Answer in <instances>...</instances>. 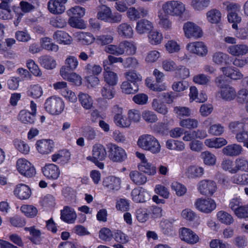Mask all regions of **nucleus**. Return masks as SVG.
Returning <instances> with one entry per match:
<instances>
[{"instance_id":"56","label":"nucleus","mask_w":248,"mask_h":248,"mask_svg":"<svg viewBox=\"0 0 248 248\" xmlns=\"http://www.w3.org/2000/svg\"><path fill=\"white\" fill-rule=\"evenodd\" d=\"M152 105L153 109L160 114L165 115L168 111L166 106L160 103L157 99H153Z\"/></svg>"},{"instance_id":"62","label":"nucleus","mask_w":248,"mask_h":248,"mask_svg":"<svg viewBox=\"0 0 248 248\" xmlns=\"http://www.w3.org/2000/svg\"><path fill=\"white\" fill-rule=\"evenodd\" d=\"M50 24L55 28H62L66 26V21L62 16H57L50 19Z\"/></svg>"},{"instance_id":"4","label":"nucleus","mask_w":248,"mask_h":248,"mask_svg":"<svg viewBox=\"0 0 248 248\" xmlns=\"http://www.w3.org/2000/svg\"><path fill=\"white\" fill-rule=\"evenodd\" d=\"M64 104L62 99L56 96L47 98L45 103L46 110L52 115H59L63 110Z\"/></svg>"},{"instance_id":"64","label":"nucleus","mask_w":248,"mask_h":248,"mask_svg":"<svg viewBox=\"0 0 248 248\" xmlns=\"http://www.w3.org/2000/svg\"><path fill=\"white\" fill-rule=\"evenodd\" d=\"M142 117L143 120L148 123H155L158 120L156 115L153 111L148 110L142 112Z\"/></svg>"},{"instance_id":"14","label":"nucleus","mask_w":248,"mask_h":248,"mask_svg":"<svg viewBox=\"0 0 248 248\" xmlns=\"http://www.w3.org/2000/svg\"><path fill=\"white\" fill-rule=\"evenodd\" d=\"M67 0H50L47 3L48 9L52 14H60L65 10V4Z\"/></svg>"},{"instance_id":"16","label":"nucleus","mask_w":248,"mask_h":248,"mask_svg":"<svg viewBox=\"0 0 248 248\" xmlns=\"http://www.w3.org/2000/svg\"><path fill=\"white\" fill-rule=\"evenodd\" d=\"M187 49L191 52L200 56L206 55L208 50L206 46L202 42H197L187 44Z\"/></svg>"},{"instance_id":"24","label":"nucleus","mask_w":248,"mask_h":248,"mask_svg":"<svg viewBox=\"0 0 248 248\" xmlns=\"http://www.w3.org/2000/svg\"><path fill=\"white\" fill-rule=\"evenodd\" d=\"M162 65L164 69L167 71L183 70L186 77L189 76V72L188 69L182 65L177 66L172 60H166L163 62Z\"/></svg>"},{"instance_id":"36","label":"nucleus","mask_w":248,"mask_h":248,"mask_svg":"<svg viewBox=\"0 0 248 248\" xmlns=\"http://www.w3.org/2000/svg\"><path fill=\"white\" fill-rule=\"evenodd\" d=\"M53 38L59 44H69L71 43V37L62 31H57L53 35Z\"/></svg>"},{"instance_id":"43","label":"nucleus","mask_w":248,"mask_h":248,"mask_svg":"<svg viewBox=\"0 0 248 248\" xmlns=\"http://www.w3.org/2000/svg\"><path fill=\"white\" fill-rule=\"evenodd\" d=\"M204 172L202 167L192 166L188 167L186 171V176L188 178H196L201 177Z\"/></svg>"},{"instance_id":"51","label":"nucleus","mask_w":248,"mask_h":248,"mask_svg":"<svg viewBox=\"0 0 248 248\" xmlns=\"http://www.w3.org/2000/svg\"><path fill=\"white\" fill-rule=\"evenodd\" d=\"M84 70L86 73L90 76H97L102 72V68L100 65L92 63L87 64Z\"/></svg>"},{"instance_id":"19","label":"nucleus","mask_w":248,"mask_h":248,"mask_svg":"<svg viewBox=\"0 0 248 248\" xmlns=\"http://www.w3.org/2000/svg\"><path fill=\"white\" fill-rule=\"evenodd\" d=\"M133 200L136 202H144L150 199L149 193L142 187L135 188L131 192Z\"/></svg>"},{"instance_id":"28","label":"nucleus","mask_w":248,"mask_h":248,"mask_svg":"<svg viewBox=\"0 0 248 248\" xmlns=\"http://www.w3.org/2000/svg\"><path fill=\"white\" fill-rule=\"evenodd\" d=\"M103 185L110 190H118L121 187V180L113 176H109L104 179Z\"/></svg>"},{"instance_id":"33","label":"nucleus","mask_w":248,"mask_h":248,"mask_svg":"<svg viewBox=\"0 0 248 248\" xmlns=\"http://www.w3.org/2000/svg\"><path fill=\"white\" fill-rule=\"evenodd\" d=\"M235 167L231 170V173H235L238 170L248 172V159L245 157L237 158L235 161Z\"/></svg>"},{"instance_id":"1","label":"nucleus","mask_w":248,"mask_h":248,"mask_svg":"<svg viewBox=\"0 0 248 248\" xmlns=\"http://www.w3.org/2000/svg\"><path fill=\"white\" fill-rule=\"evenodd\" d=\"M162 9L166 16L182 18L186 12V5L177 0H169L162 5Z\"/></svg>"},{"instance_id":"27","label":"nucleus","mask_w":248,"mask_h":248,"mask_svg":"<svg viewBox=\"0 0 248 248\" xmlns=\"http://www.w3.org/2000/svg\"><path fill=\"white\" fill-rule=\"evenodd\" d=\"M61 218L64 221L72 223L77 218V214L74 210L68 206H66L61 211Z\"/></svg>"},{"instance_id":"12","label":"nucleus","mask_w":248,"mask_h":248,"mask_svg":"<svg viewBox=\"0 0 248 248\" xmlns=\"http://www.w3.org/2000/svg\"><path fill=\"white\" fill-rule=\"evenodd\" d=\"M92 155L87 157L89 161H97L104 160L107 156V152L105 148L101 144H95L93 146Z\"/></svg>"},{"instance_id":"22","label":"nucleus","mask_w":248,"mask_h":248,"mask_svg":"<svg viewBox=\"0 0 248 248\" xmlns=\"http://www.w3.org/2000/svg\"><path fill=\"white\" fill-rule=\"evenodd\" d=\"M242 146L236 143L229 144L222 149L223 154L229 156H238L242 154Z\"/></svg>"},{"instance_id":"53","label":"nucleus","mask_w":248,"mask_h":248,"mask_svg":"<svg viewBox=\"0 0 248 248\" xmlns=\"http://www.w3.org/2000/svg\"><path fill=\"white\" fill-rule=\"evenodd\" d=\"M126 81L132 82V83L138 84L139 82L142 80L141 75L135 71H130L124 74Z\"/></svg>"},{"instance_id":"13","label":"nucleus","mask_w":248,"mask_h":248,"mask_svg":"<svg viewBox=\"0 0 248 248\" xmlns=\"http://www.w3.org/2000/svg\"><path fill=\"white\" fill-rule=\"evenodd\" d=\"M218 93L220 94V97L226 101H232L237 96V92L235 88L227 84L221 88Z\"/></svg>"},{"instance_id":"47","label":"nucleus","mask_w":248,"mask_h":248,"mask_svg":"<svg viewBox=\"0 0 248 248\" xmlns=\"http://www.w3.org/2000/svg\"><path fill=\"white\" fill-rule=\"evenodd\" d=\"M149 42L152 45H158L161 43L163 37L162 34L156 30H151L148 34Z\"/></svg>"},{"instance_id":"10","label":"nucleus","mask_w":248,"mask_h":248,"mask_svg":"<svg viewBox=\"0 0 248 248\" xmlns=\"http://www.w3.org/2000/svg\"><path fill=\"white\" fill-rule=\"evenodd\" d=\"M179 236L182 240L190 245H194L199 241V237L189 228L183 227L179 230Z\"/></svg>"},{"instance_id":"31","label":"nucleus","mask_w":248,"mask_h":248,"mask_svg":"<svg viewBox=\"0 0 248 248\" xmlns=\"http://www.w3.org/2000/svg\"><path fill=\"white\" fill-rule=\"evenodd\" d=\"M230 56L222 52H216L212 56V61L216 64L219 65H229V60Z\"/></svg>"},{"instance_id":"29","label":"nucleus","mask_w":248,"mask_h":248,"mask_svg":"<svg viewBox=\"0 0 248 248\" xmlns=\"http://www.w3.org/2000/svg\"><path fill=\"white\" fill-rule=\"evenodd\" d=\"M122 55H134L137 51L136 44L130 41H123L121 42Z\"/></svg>"},{"instance_id":"9","label":"nucleus","mask_w":248,"mask_h":248,"mask_svg":"<svg viewBox=\"0 0 248 248\" xmlns=\"http://www.w3.org/2000/svg\"><path fill=\"white\" fill-rule=\"evenodd\" d=\"M148 14L147 8L139 6L137 7H130L126 12V16L129 20L135 21L139 19L146 17Z\"/></svg>"},{"instance_id":"57","label":"nucleus","mask_w":248,"mask_h":248,"mask_svg":"<svg viewBox=\"0 0 248 248\" xmlns=\"http://www.w3.org/2000/svg\"><path fill=\"white\" fill-rule=\"evenodd\" d=\"M14 145L18 151L24 154H28L30 151L29 145L24 141L16 139L14 141Z\"/></svg>"},{"instance_id":"46","label":"nucleus","mask_w":248,"mask_h":248,"mask_svg":"<svg viewBox=\"0 0 248 248\" xmlns=\"http://www.w3.org/2000/svg\"><path fill=\"white\" fill-rule=\"evenodd\" d=\"M139 169L149 175H154L156 173V168L147 162H141L138 166Z\"/></svg>"},{"instance_id":"3","label":"nucleus","mask_w":248,"mask_h":248,"mask_svg":"<svg viewBox=\"0 0 248 248\" xmlns=\"http://www.w3.org/2000/svg\"><path fill=\"white\" fill-rule=\"evenodd\" d=\"M97 17L98 19L111 23H120L122 16L118 13H112L110 8L105 5L101 4L98 7Z\"/></svg>"},{"instance_id":"54","label":"nucleus","mask_w":248,"mask_h":248,"mask_svg":"<svg viewBox=\"0 0 248 248\" xmlns=\"http://www.w3.org/2000/svg\"><path fill=\"white\" fill-rule=\"evenodd\" d=\"M25 230L30 232L32 236L30 238V240L35 244H38L41 241L40 236L41 232L40 230L36 229L33 227L29 228H25Z\"/></svg>"},{"instance_id":"40","label":"nucleus","mask_w":248,"mask_h":248,"mask_svg":"<svg viewBox=\"0 0 248 248\" xmlns=\"http://www.w3.org/2000/svg\"><path fill=\"white\" fill-rule=\"evenodd\" d=\"M40 64L47 69H52L56 65V61L51 56L44 55L39 58Z\"/></svg>"},{"instance_id":"37","label":"nucleus","mask_w":248,"mask_h":248,"mask_svg":"<svg viewBox=\"0 0 248 248\" xmlns=\"http://www.w3.org/2000/svg\"><path fill=\"white\" fill-rule=\"evenodd\" d=\"M204 144L210 148H219L227 144V141L223 138H217L205 140Z\"/></svg>"},{"instance_id":"58","label":"nucleus","mask_w":248,"mask_h":248,"mask_svg":"<svg viewBox=\"0 0 248 248\" xmlns=\"http://www.w3.org/2000/svg\"><path fill=\"white\" fill-rule=\"evenodd\" d=\"M78 38L80 41L85 45L91 44L95 40L93 35L89 32H80L78 35Z\"/></svg>"},{"instance_id":"41","label":"nucleus","mask_w":248,"mask_h":248,"mask_svg":"<svg viewBox=\"0 0 248 248\" xmlns=\"http://www.w3.org/2000/svg\"><path fill=\"white\" fill-rule=\"evenodd\" d=\"M129 177L132 182L137 185H143L147 181L146 176L136 170L131 171L130 172Z\"/></svg>"},{"instance_id":"18","label":"nucleus","mask_w":248,"mask_h":248,"mask_svg":"<svg viewBox=\"0 0 248 248\" xmlns=\"http://www.w3.org/2000/svg\"><path fill=\"white\" fill-rule=\"evenodd\" d=\"M113 110L117 112V113L114 117V120L116 124L121 127H129L131 124L130 120H128L125 117H124L122 115L123 109L118 106H115L113 108Z\"/></svg>"},{"instance_id":"23","label":"nucleus","mask_w":248,"mask_h":248,"mask_svg":"<svg viewBox=\"0 0 248 248\" xmlns=\"http://www.w3.org/2000/svg\"><path fill=\"white\" fill-rule=\"evenodd\" d=\"M105 72H104V79L107 85L114 86L117 84L118 77L116 73L109 71V67L104 62Z\"/></svg>"},{"instance_id":"55","label":"nucleus","mask_w":248,"mask_h":248,"mask_svg":"<svg viewBox=\"0 0 248 248\" xmlns=\"http://www.w3.org/2000/svg\"><path fill=\"white\" fill-rule=\"evenodd\" d=\"M202 158L203 159L204 163L208 165H213L216 161L215 155L209 151L203 152L201 155Z\"/></svg>"},{"instance_id":"49","label":"nucleus","mask_w":248,"mask_h":248,"mask_svg":"<svg viewBox=\"0 0 248 248\" xmlns=\"http://www.w3.org/2000/svg\"><path fill=\"white\" fill-rule=\"evenodd\" d=\"M218 219L222 223L230 225L233 222V219L231 215L224 211H219L217 215Z\"/></svg>"},{"instance_id":"50","label":"nucleus","mask_w":248,"mask_h":248,"mask_svg":"<svg viewBox=\"0 0 248 248\" xmlns=\"http://www.w3.org/2000/svg\"><path fill=\"white\" fill-rule=\"evenodd\" d=\"M197 120L191 118L182 119L179 122V125L182 127L187 129H195L198 126Z\"/></svg>"},{"instance_id":"30","label":"nucleus","mask_w":248,"mask_h":248,"mask_svg":"<svg viewBox=\"0 0 248 248\" xmlns=\"http://www.w3.org/2000/svg\"><path fill=\"white\" fill-rule=\"evenodd\" d=\"M153 28V23L145 19L139 20L136 23V30L139 34H143L151 31Z\"/></svg>"},{"instance_id":"44","label":"nucleus","mask_w":248,"mask_h":248,"mask_svg":"<svg viewBox=\"0 0 248 248\" xmlns=\"http://www.w3.org/2000/svg\"><path fill=\"white\" fill-rule=\"evenodd\" d=\"M41 43L42 47L47 50L57 52L59 49L58 46L52 43L51 39L49 37L42 38Z\"/></svg>"},{"instance_id":"2","label":"nucleus","mask_w":248,"mask_h":248,"mask_svg":"<svg viewBox=\"0 0 248 248\" xmlns=\"http://www.w3.org/2000/svg\"><path fill=\"white\" fill-rule=\"evenodd\" d=\"M137 144L142 149L155 154L159 153L161 150L158 140L151 135L144 134L140 136Z\"/></svg>"},{"instance_id":"60","label":"nucleus","mask_w":248,"mask_h":248,"mask_svg":"<svg viewBox=\"0 0 248 248\" xmlns=\"http://www.w3.org/2000/svg\"><path fill=\"white\" fill-rule=\"evenodd\" d=\"M232 180L234 184L242 185H248V174H236L232 178Z\"/></svg>"},{"instance_id":"35","label":"nucleus","mask_w":248,"mask_h":248,"mask_svg":"<svg viewBox=\"0 0 248 248\" xmlns=\"http://www.w3.org/2000/svg\"><path fill=\"white\" fill-rule=\"evenodd\" d=\"M121 89L122 92L125 94H134L137 93L139 90V84L124 81L121 85Z\"/></svg>"},{"instance_id":"25","label":"nucleus","mask_w":248,"mask_h":248,"mask_svg":"<svg viewBox=\"0 0 248 248\" xmlns=\"http://www.w3.org/2000/svg\"><path fill=\"white\" fill-rule=\"evenodd\" d=\"M212 121V118H208L204 122L203 124L206 126H209L211 125L208 130V132L210 134L214 136L221 135L224 132V127L220 124H216L211 125Z\"/></svg>"},{"instance_id":"38","label":"nucleus","mask_w":248,"mask_h":248,"mask_svg":"<svg viewBox=\"0 0 248 248\" xmlns=\"http://www.w3.org/2000/svg\"><path fill=\"white\" fill-rule=\"evenodd\" d=\"M70 153L67 150H62L58 153L52 156V160L53 162L58 161V163L64 164L67 163L70 159Z\"/></svg>"},{"instance_id":"45","label":"nucleus","mask_w":248,"mask_h":248,"mask_svg":"<svg viewBox=\"0 0 248 248\" xmlns=\"http://www.w3.org/2000/svg\"><path fill=\"white\" fill-rule=\"evenodd\" d=\"M210 4L207 0H191L190 5L194 10L201 12L207 8Z\"/></svg>"},{"instance_id":"32","label":"nucleus","mask_w":248,"mask_h":248,"mask_svg":"<svg viewBox=\"0 0 248 248\" xmlns=\"http://www.w3.org/2000/svg\"><path fill=\"white\" fill-rule=\"evenodd\" d=\"M220 70L224 75L234 80H237L243 77L240 71L232 66L223 67Z\"/></svg>"},{"instance_id":"5","label":"nucleus","mask_w":248,"mask_h":248,"mask_svg":"<svg viewBox=\"0 0 248 248\" xmlns=\"http://www.w3.org/2000/svg\"><path fill=\"white\" fill-rule=\"evenodd\" d=\"M108 157L115 162H122L127 158L124 150L116 144H110L108 146Z\"/></svg>"},{"instance_id":"20","label":"nucleus","mask_w":248,"mask_h":248,"mask_svg":"<svg viewBox=\"0 0 248 248\" xmlns=\"http://www.w3.org/2000/svg\"><path fill=\"white\" fill-rule=\"evenodd\" d=\"M14 194L20 200L28 199L31 195L30 188L25 184H18L14 190Z\"/></svg>"},{"instance_id":"48","label":"nucleus","mask_w":248,"mask_h":248,"mask_svg":"<svg viewBox=\"0 0 248 248\" xmlns=\"http://www.w3.org/2000/svg\"><path fill=\"white\" fill-rule=\"evenodd\" d=\"M197 89L193 86L190 88L189 97L193 100H195L197 102H204L207 99V95L205 94L201 93L198 95Z\"/></svg>"},{"instance_id":"17","label":"nucleus","mask_w":248,"mask_h":248,"mask_svg":"<svg viewBox=\"0 0 248 248\" xmlns=\"http://www.w3.org/2000/svg\"><path fill=\"white\" fill-rule=\"evenodd\" d=\"M227 52L233 56H242L248 53V46L244 44H235L229 46Z\"/></svg>"},{"instance_id":"26","label":"nucleus","mask_w":248,"mask_h":248,"mask_svg":"<svg viewBox=\"0 0 248 248\" xmlns=\"http://www.w3.org/2000/svg\"><path fill=\"white\" fill-rule=\"evenodd\" d=\"M38 151L42 154H47L51 152L53 147V141L51 140H38L36 143Z\"/></svg>"},{"instance_id":"21","label":"nucleus","mask_w":248,"mask_h":248,"mask_svg":"<svg viewBox=\"0 0 248 248\" xmlns=\"http://www.w3.org/2000/svg\"><path fill=\"white\" fill-rule=\"evenodd\" d=\"M116 31L121 37L125 38H132L134 34L132 27L127 22L120 24L118 26Z\"/></svg>"},{"instance_id":"42","label":"nucleus","mask_w":248,"mask_h":248,"mask_svg":"<svg viewBox=\"0 0 248 248\" xmlns=\"http://www.w3.org/2000/svg\"><path fill=\"white\" fill-rule=\"evenodd\" d=\"M18 119L24 124H33L35 120V115L25 110H21L18 114Z\"/></svg>"},{"instance_id":"34","label":"nucleus","mask_w":248,"mask_h":248,"mask_svg":"<svg viewBox=\"0 0 248 248\" xmlns=\"http://www.w3.org/2000/svg\"><path fill=\"white\" fill-rule=\"evenodd\" d=\"M207 21L211 24H218L221 19V13L216 8L212 9L206 13Z\"/></svg>"},{"instance_id":"7","label":"nucleus","mask_w":248,"mask_h":248,"mask_svg":"<svg viewBox=\"0 0 248 248\" xmlns=\"http://www.w3.org/2000/svg\"><path fill=\"white\" fill-rule=\"evenodd\" d=\"M18 171L27 177H31L35 174L34 167L30 162L25 159H19L16 162Z\"/></svg>"},{"instance_id":"15","label":"nucleus","mask_w":248,"mask_h":248,"mask_svg":"<svg viewBox=\"0 0 248 248\" xmlns=\"http://www.w3.org/2000/svg\"><path fill=\"white\" fill-rule=\"evenodd\" d=\"M42 171L45 176L49 179H57L60 174L59 168L55 164H46L42 168Z\"/></svg>"},{"instance_id":"59","label":"nucleus","mask_w":248,"mask_h":248,"mask_svg":"<svg viewBox=\"0 0 248 248\" xmlns=\"http://www.w3.org/2000/svg\"><path fill=\"white\" fill-rule=\"evenodd\" d=\"M101 93L103 98L110 99L114 97L115 91L113 86L105 85L101 89Z\"/></svg>"},{"instance_id":"11","label":"nucleus","mask_w":248,"mask_h":248,"mask_svg":"<svg viewBox=\"0 0 248 248\" xmlns=\"http://www.w3.org/2000/svg\"><path fill=\"white\" fill-rule=\"evenodd\" d=\"M184 31L185 36L188 38H198L202 35L201 28L196 24L191 22H187L184 24Z\"/></svg>"},{"instance_id":"6","label":"nucleus","mask_w":248,"mask_h":248,"mask_svg":"<svg viewBox=\"0 0 248 248\" xmlns=\"http://www.w3.org/2000/svg\"><path fill=\"white\" fill-rule=\"evenodd\" d=\"M195 205L198 210L205 213H210L216 208L215 202L211 198H199L196 200Z\"/></svg>"},{"instance_id":"8","label":"nucleus","mask_w":248,"mask_h":248,"mask_svg":"<svg viewBox=\"0 0 248 248\" xmlns=\"http://www.w3.org/2000/svg\"><path fill=\"white\" fill-rule=\"evenodd\" d=\"M198 189L203 195L212 196L217 190V185L213 180H203L198 183Z\"/></svg>"},{"instance_id":"52","label":"nucleus","mask_w":248,"mask_h":248,"mask_svg":"<svg viewBox=\"0 0 248 248\" xmlns=\"http://www.w3.org/2000/svg\"><path fill=\"white\" fill-rule=\"evenodd\" d=\"M20 209L26 216L31 218L35 217L38 212L36 207L32 205H23Z\"/></svg>"},{"instance_id":"63","label":"nucleus","mask_w":248,"mask_h":248,"mask_svg":"<svg viewBox=\"0 0 248 248\" xmlns=\"http://www.w3.org/2000/svg\"><path fill=\"white\" fill-rule=\"evenodd\" d=\"M158 24L165 30L170 31L172 29V21L168 16H160Z\"/></svg>"},{"instance_id":"61","label":"nucleus","mask_w":248,"mask_h":248,"mask_svg":"<svg viewBox=\"0 0 248 248\" xmlns=\"http://www.w3.org/2000/svg\"><path fill=\"white\" fill-rule=\"evenodd\" d=\"M71 17L69 19L68 23L69 25L74 28L78 29H84L86 25L84 21L80 19L79 17L70 16Z\"/></svg>"},{"instance_id":"39","label":"nucleus","mask_w":248,"mask_h":248,"mask_svg":"<svg viewBox=\"0 0 248 248\" xmlns=\"http://www.w3.org/2000/svg\"><path fill=\"white\" fill-rule=\"evenodd\" d=\"M78 98L81 106L86 109H90L93 106V100L88 94L80 92L78 95Z\"/></svg>"}]
</instances>
